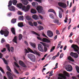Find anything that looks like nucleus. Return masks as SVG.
<instances>
[{
    "instance_id": "1",
    "label": "nucleus",
    "mask_w": 79,
    "mask_h": 79,
    "mask_svg": "<svg viewBox=\"0 0 79 79\" xmlns=\"http://www.w3.org/2000/svg\"><path fill=\"white\" fill-rule=\"evenodd\" d=\"M17 7L19 8L20 9H22V10H24L25 11H28L30 9V6L27 5L26 7L25 6H23V4L21 3L18 4L17 5Z\"/></svg>"
},
{
    "instance_id": "2",
    "label": "nucleus",
    "mask_w": 79,
    "mask_h": 79,
    "mask_svg": "<svg viewBox=\"0 0 79 79\" xmlns=\"http://www.w3.org/2000/svg\"><path fill=\"white\" fill-rule=\"evenodd\" d=\"M9 30L8 28L5 27L4 30H1L0 33L1 35H3L4 34L5 37H7L9 35V32L8 31Z\"/></svg>"
},
{
    "instance_id": "3",
    "label": "nucleus",
    "mask_w": 79,
    "mask_h": 79,
    "mask_svg": "<svg viewBox=\"0 0 79 79\" xmlns=\"http://www.w3.org/2000/svg\"><path fill=\"white\" fill-rule=\"evenodd\" d=\"M8 4L9 5H8V7L9 10L10 11H15V7H14V6H11V5H12V1H10L8 3Z\"/></svg>"
},
{
    "instance_id": "4",
    "label": "nucleus",
    "mask_w": 79,
    "mask_h": 79,
    "mask_svg": "<svg viewBox=\"0 0 79 79\" xmlns=\"http://www.w3.org/2000/svg\"><path fill=\"white\" fill-rule=\"evenodd\" d=\"M28 58L30 59L33 62H35V57L34 55L32 54H29L27 55Z\"/></svg>"
},
{
    "instance_id": "5",
    "label": "nucleus",
    "mask_w": 79,
    "mask_h": 79,
    "mask_svg": "<svg viewBox=\"0 0 79 79\" xmlns=\"http://www.w3.org/2000/svg\"><path fill=\"white\" fill-rule=\"evenodd\" d=\"M28 50L29 51V52H31V53H34V54H36V55H38L39 56H40V53H39V52H38L36 50H34V52L32 51L31 49L29 48H28Z\"/></svg>"
},
{
    "instance_id": "6",
    "label": "nucleus",
    "mask_w": 79,
    "mask_h": 79,
    "mask_svg": "<svg viewBox=\"0 0 79 79\" xmlns=\"http://www.w3.org/2000/svg\"><path fill=\"white\" fill-rule=\"evenodd\" d=\"M58 5L60 7L65 8L66 7H67V5L64 3L63 2H58Z\"/></svg>"
},
{
    "instance_id": "7",
    "label": "nucleus",
    "mask_w": 79,
    "mask_h": 79,
    "mask_svg": "<svg viewBox=\"0 0 79 79\" xmlns=\"http://www.w3.org/2000/svg\"><path fill=\"white\" fill-rule=\"evenodd\" d=\"M36 10L39 13H41L43 10V8L42 6H39L36 7Z\"/></svg>"
},
{
    "instance_id": "8",
    "label": "nucleus",
    "mask_w": 79,
    "mask_h": 79,
    "mask_svg": "<svg viewBox=\"0 0 79 79\" xmlns=\"http://www.w3.org/2000/svg\"><path fill=\"white\" fill-rule=\"evenodd\" d=\"M65 69L68 71H71L73 70V67L72 66L69 64L65 68Z\"/></svg>"
},
{
    "instance_id": "9",
    "label": "nucleus",
    "mask_w": 79,
    "mask_h": 79,
    "mask_svg": "<svg viewBox=\"0 0 79 79\" xmlns=\"http://www.w3.org/2000/svg\"><path fill=\"white\" fill-rule=\"evenodd\" d=\"M6 74L7 75L9 79H13V75H12V74H11V73L9 72H7Z\"/></svg>"
},
{
    "instance_id": "10",
    "label": "nucleus",
    "mask_w": 79,
    "mask_h": 79,
    "mask_svg": "<svg viewBox=\"0 0 79 79\" xmlns=\"http://www.w3.org/2000/svg\"><path fill=\"white\" fill-rule=\"evenodd\" d=\"M70 55L71 56H73V57L75 58H78V54H77V53L71 52Z\"/></svg>"
},
{
    "instance_id": "11",
    "label": "nucleus",
    "mask_w": 79,
    "mask_h": 79,
    "mask_svg": "<svg viewBox=\"0 0 79 79\" xmlns=\"http://www.w3.org/2000/svg\"><path fill=\"white\" fill-rule=\"evenodd\" d=\"M38 49L40 52H43V49L44 48L42 45L40 44H39L38 45Z\"/></svg>"
},
{
    "instance_id": "12",
    "label": "nucleus",
    "mask_w": 79,
    "mask_h": 79,
    "mask_svg": "<svg viewBox=\"0 0 79 79\" xmlns=\"http://www.w3.org/2000/svg\"><path fill=\"white\" fill-rule=\"evenodd\" d=\"M47 34L49 37H51L53 35V32L50 31H48L47 32Z\"/></svg>"
},
{
    "instance_id": "13",
    "label": "nucleus",
    "mask_w": 79,
    "mask_h": 79,
    "mask_svg": "<svg viewBox=\"0 0 79 79\" xmlns=\"http://www.w3.org/2000/svg\"><path fill=\"white\" fill-rule=\"evenodd\" d=\"M19 63L21 65V66H23V67H24V68H26L27 66L26 65L24 64V63L23 62V61L21 60H20L19 61Z\"/></svg>"
},
{
    "instance_id": "14",
    "label": "nucleus",
    "mask_w": 79,
    "mask_h": 79,
    "mask_svg": "<svg viewBox=\"0 0 79 79\" xmlns=\"http://www.w3.org/2000/svg\"><path fill=\"white\" fill-rule=\"evenodd\" d=\"M42 41L43 42H46V43H50V41L45 38L42 39Z\"/></svg>"
},
{
    "instance_id": "15",
    "label": "nucleus",
    "mask_w": 79,
    "mask_h": 79,
    "mask_svg": "<svg viewBox=\"0 0 79 79\" xmlns=\"http://www.w3.org/2000/svg\"><path fill=\"white\" fill-rule=\"evenodd\" d=\"M32 18L33 19H34L35 20H37L39 19V16L36 15H33L32 16Z\"/></svg>"
},
{
    "instance_id": "16",
    "label": "nucleus",
    "mask_w": 79,
    "mask_h": 79,
    "mask_svg": "<svg viewBox=\"0 0 79 79\" xmlns=\"http://www.w3.org/2000/svg\"><path fill=\"white\" fill-rule=\"evenodd\" d=\"M23 3L24 5H27L28 3H29V2L27 0H22Z\"/></svg>"
},
{
    "instance_id": "17",
    "label": "nucleus",
    "mask_w": 79,
    "mask_h": 79,
    "mask_svg": "<svg viewBox=\"0 0 79 79\" xmlns=\"http://www.w3.org/2000/svg\"><path fill=\"white\" fill-rule=\"evenodd\" d=\"M40 44L43 45L44 47H49V45L43 43V42H40Z\"/></svg>"
},
{
    "instance_id": "18",
    "label": "nucleus",
    "mask_w": 79,
    "mask_h": 79,
    "mask_svg": "<svg viewBox=\"0 0 79 79\" xmlns=\"http://www.w3.org/2000/svg\"><path fill=\"white\" fill-rule=\"evenodd\" d=\"M54 23H57L58 25H60V24H61V23L59 22V20L58 19H56L54 20Z\"/></svg>"
},
{
    "instance_id": "19",
    "label": "nucleus",
    "mask_w": 79,
    "mask_h": 79,
    "mask_svg": "<svg viewBox=\"0 0 79 79\" xmlns=\"http://www.w3.org/2000/svg\"><path fill=\"white\" fill-rule=\"evenodd\" d=\"M18 26L20 27H23L24 26V25H23V23L19 22L18 23Z\"/></svg>"
},
{
    "instance_id": "20",
    "label": "nucleus",
    "mask_w": 79,
    "mask_h": 79,
    "mask_svg": "<svg viewBox=\"0 0 79 79\" xmlns=\"http://www.w3.org/2000/svg\"><path fill=\"white\" fill-rule=\"evenodd\" d=\"M31 13H33V14H35L37 13V11L35 9H31Z\"/></svg>"
},
{
    "instance_id": "21",
    "label": "nucleus",
    "mask_w": 79,
    "mask_h": 79,
    "mask_svg": "<svg viewBox=\"0 0 79 79\" xmlns=\"http://www.w3.org/2000/svg\"><path fill=\"white\" fill-rule=\"evenodd\" d=\"M11 31L14 35H15L16 33H15V28L12 27L11 28Z\"/></svg>"
},
{
    "instance_id": "22",
    "label": "nucleus",
    "mask_w": 79,
    "mask_h": 79,
    "mask_svg": "<svg viewBox=\"0 0 79 79\" xmlns=\"http://www.w3.org/2000/svg\"><path fill=\"white\" fill-rule=\"evenodd\" d=\"M12 42H15V43H16V44H17V37L16 36H15L13 39L12 40Z\"/></svg>"
},
{
    "instance_id": "23",
    "label": "nucleus",
    "mask_w": 79,
    "mask_h": 79,
    "mask_svg": "<svg viewBox=\"0 0 79 79\" xmlns=\"http://www.w3.org/2000/svg\"><path fill=\"white\" fill-rule=\"evenodd\" d=\"M12 3L14 5H16V4L18 3V1L16 0H13L12 1Z\"/></svg>"
},
{
    "instance_id": "24",
    "label": "nucleus",
    "mask_w": 79,
    "mask_h": 79,
    "mask_svg": "<svg viewBox=\"0 0 79 79\" xmlns=\"http://www.w3.org/2000/svg\"><path fill=\"white\" fill-rule=\"evenodd\" d=\"M32 5L33 6H37L39 5V4L36 2H33L32 3Z\"/></svg>"
},
{
    "instance_id": "25",
    "label": "nucleus",
    "mask_w": 79,
    "mask_h": 79,
    "mask_svg": "<svg viewBox=\"0 0 79 79\" xmlns=\"http://www.w3.org/2000/svg\"><path fill=\"white\" fill-rule=\"evenodd\" d=\"M31 47H33V48H35L36 47V45L35 44V43H31Z\"/></svg>"
},
{
    "instance_id": "26",
    "label": "nucleus",
    "mask_w": 79,
    "mask_h": 79,
    "mask_svg": "<svg viewBox=\"0 0 79 79\" xmlns=\"http://www.w3.org/2000/svg\"><path fill=\"white\" fill-rule=\"evenodd\" d=\"M16 19L14 18L12 19L11 21V22L12 23H13V24H15L16 22Z\"/></svg>"
},
{
    "instance_id": "27",
    "label": "nucleus",
    "mask_w": 79,
    "mask_h": 79,
    "mask_svg": "<svg viewBox=\"0 0 79 79\" xmlns=\"http://www.w3.org/2000/svg\"><path fill=\"white\" fill-rule=\"evenodd\" d=\"M48 12H52L55 15H56V12H55V11L54 10H53V9H50L48 10Z\"/></svg>"
},
{
    "instance_id": "28",
    "label": "nucleus",
    "mask_w": 79,
    "mask_h": 79,
    "mask_svg": "<svg viewBox=\"0 0 79 79\" xmlns=\"http://www.w3.org/2000/svg\"><path fill=\"white\" fill-rule=\"evenodd\" d=\"M6 47L7 49L10 52V45L7 44L6 45Z\"/></svg>"
},
{
    "instance_id": "29",
    "label": "nucleus",
    "mask_w": 79,
    "mask_h": 79,
    "mask_svg": "<svg viewBox=\"0 0 79 79\" xmlns=\"http://www.w3.org/2000/svg\"><path fill=\"white\" fill-rule=\"evenodd\" d=\"M68 60H70V61H74V59L71 57V56H69L68 57Z\"/></svg>"
},
{
    "instance_id": "30",
    "label": "nucleus",
    "mask_w": 79,
    "mask_h": 79,
    "mask_svg": "<svg viewBox=\"0 0 79 79\" xmlns=\"http://www.w3.org/2000/svg\"><path fill=\"white\" fill-rule=\"evenodd\" d=\"M26 19L27 20V21H30V20H31V18L29 15H27L26 17Z\"/></svg>"
},
{
    "instance_id": "31",
    "label": "nucleus",
    "mask_w": 79,
    "mask_h": 79,
    "mask_svg": "<svg viewBox=\"0 0 79 79\" xmlns=\"http://www.w3.org/2000/svg\"><path fill=\"white\" fill-rule=\"evenodd\" d=\"M2 60H3L4 63L6 64H8V61L7 60H5V58H3L2 59Z\"/></svg>"
},
{
    "instance_id": "32",
    "label": "nucleus",
    "mask_w": 79,
    "mask_h": 79,
    "mask_svg": "<svg viewBox=\"0 0 79 79\" xmlns=\"http://www.w3.org/2000/svg\"><path fill=\"white\" fill-rule=\"evenodd\" d=\"M59 17L60 18H62V12L61 11H59Z\"/></svg>"
},
{
    "instance_id": "33",
    "label": "nucleus",
    "mask_w": 79,
    "mask_h": 79,
    "mask_svg": "<svg viewBox=\"0 0 79 79\" xmlns=\"http://www.w3.org/2000/svg\"><path fill=\"white\" fill-rule=\"evenodd\" d=\"M19 20H23L24 19V16L23 15L20 16L19 18Z\"/></svg>"
},
{
    "instance_id": "34",
    "label": "nucleus",
    "mask_w": 79,
    "mask_h": 79,
    "mask_svg": "<svg viewBox=\"0 0 79 79\" xmlns=\"http://www.w3.org/2000/svg\"><path fill=\"white\" fill-rule=\"evenodd\" d=\"M31 32L32 34H35V35H38V36H39L40 37V35H39L37 33H36V32L34 31H31Z\"/></svg>"
},
{
    "instance_id": "35",
    "label": "nucleus",
    "mask_w": 79,
    "mask_h": 79,
    "mask_svg": "<svg viewBox=\"0 0 79 79\" xmlns=\"http://www.w3.org/2000/svg\"><path fill=\"white\" fill-rule=\"evenodd\" d=\"M6 68L9 71H10V72H11V70L10 69V67L9 66L7 65L6 66Z\"/></svg>"
},
{
    "instance_id": "36",
    "label": "nucleus",
    "mask_w": 79,
    "mask_h": 79,
    "mask_svg": "<svg viewBox=\"0 0 79 79\" xmlns=\"http://www.w3.org/2000/svg\"><path fill=\"white\" fill-rule=\"evenodd\" d=\"M38 29L39 31H41V30H44V27L42 26H40L38 27Z\"/></svg>"
},
{
    "instance_id": "37",
    "label": "nucleus",
    "mask_w": 79,
    "mask_h": 79,
    "mask_svg": "<svg viewBox=\"0 0 79 79\" xmlns=\"http://www.w3.org/2000/svg\"><path fill=\"white\" fill-rule=\"evenodd\" d=\"M55 46H53L52 47L51 49L50 52H53V51L54 50H55Z\"/></svg>"
},
{
    "instance_id": "38",
    "label": "nucleus",
    "mask_w": 79,
    "mask_h": 79,
    "mask_svg": "<svg viewBox=\"0 0 79 79\" xmlns=\"http://www.w3.org/2000/svg\"><path fill=\"white\" fill-rule=\"evenodd\" d=\"M49 17L52 19H54V16L52 14H49Z\"/></svg>"
},
{
    "instance_id": "39",
    "label": "nucleus",
    "mask_w": 79,
    "mask_h": 79,
    "mask_svg": "<svg viewBox=\"0 0 79 79\" xmlns=\"http://www.w3.org/2000/svg\"><path fill=\"white\" fill-rule=\"evenodd\" d=\"M22 38H23V35L21 34H20L19 36V40H21Z\"/></svg>"
},
{
    "instance_id": "40",
    "label": "nucleus",
    "mask_w": 79,
    "mask_h": 79,
    "mask_svg": "<svg viewBox=\"0 0 79 79\" xmlns=\"http://www.w3.org/2000/svg\"><path fill=\"white\" fill-rule=\"evenodd\" d=\"M28 23L29 25H30L31 26H33V23L31 21H29L28 22Z\"/></svg>"
},
{
    "instance_id": "41",
    "label": "nucleus",
    "mask_w": 79,
    "mask_h": 79,
    "mask_svg": "<svg viewBox=\"0 0 79 79\" xmlns=\"http://www.w3.org/2000/svg\"><path fill=\"white\" fill-rule=\"evenodd\" d=\"M76 69L77 73H79V67L78 66H77L76 67Z\"/></svg>"
},
{
    "instance_id": "42",
    "label": "nucleus",
    "mask_w": 79,
    "mask_h": 79,
    "mask_svg": "<svg viewBox=\"0 0 79 79\" xmlns=\"http://www.w3.org/2000/svg\"><path fill=\"white\" fill-rule=\"evenodd\" d=\"M64 73L65 74L66 76L67 77H69V73H67L66 72H64Z\"/></svg>"
},
{
    "instance_id": "43",
    "label": "nucleus",
    "mask_w": 79,
    "mask_h": 79,
    "mask_svg": "<svg viewBox=\"0 0 79 79\" xmlns=\"http://www.w3.org/2000/svg\"><path fill=\"white\" fill-rule=\"evenodd\" d=\"M63 76V74L62 73H59L58 74V76L60 77H62Z\"/></svg>"
},
{
    "instance_id": "44",
    "label": "nucleus",
    "mask_w": 79,
    "mask_h": 79,
    "mask_svg": "<svg viewBox=\"0 0 79 79\" xmlns=\"http://www.w3.org/2000/svg\"><path fill=\"white\" fill-rule=\"evenodd\" d=\"M59 43H60H60H59L57 47V48H60V47L61 46V41L59 42Z\"/></svg>"
},
{
    "instance_id": "45",
    "label": "nucleus",
    "mask_w": 79,
    "mask_h": 79,
    "mask_svg": "<svg viewBox=\"0 0 79 79\" xmlns=\"http://www.w3.org/2000/svg\"><path fill=\"white\" fill-rule=\"evenodd\" d=\"M48 49L46 47H44V52H46L47 51Z\"/></svg>"
},
{
    "instance_id": "46",
    "label": "nucleus",
    "mask_w": 79,
    "mask_h": 79,
    "mask_svg": "<svg viewBox=\"0 0 79 79\" xmlns=\"http://www.w3.org/2000/svg\"><path fill=\"white\" fill-rule=\"evenodd\" d=\"M0 70L2 72L3 74H5V72H4L3 69H2V68L1 67H0Z\"/></svg>"
},
{
    "instance_id": "47",
    "label": "nucleus",
    "mask_w": 79,
    "mask_h": 79,
    "mask_svg": "<svg viewBox=\"0 0 79 79\" xmlns=\"http://www.w3.org/2000/svg\"><path fill=\"white\" fill-rule=\"evenodd\" d=\"M58 63H57L56 64V67H55L54 68V69H57V68H58Z\"/></svg>"
},
{
    "instance_id": "48",
    "label": "nucleus",
    "mask_w": 79,
    "mask_h": 79,
    "mask_svg": "<svg viewBox=\"0 0 79 79\" xmlns=\"http://www.w3.org/2000/svg\"><path fill=\"white\" fill-rule=\"evenodd\" d=\"M59 10H60V11H62V12L63 13V12H64V10H63V9H62L60 7H59Z\"/></svg>"
},
{
    "instance_id": "49",
    "label": "nucleus",
    "mask_w": 79,
    "mask_h": 79,
    "mask_svg": "<svg viewBox=\"0 0 79 79\" xmlns=\"http://www.w3.org/2000/svg\"><path fill=\"white\" fill-rule=\"evenodd\" d=\"M5 41V39H4V38H2V40H1V43H4V42Z\"/></svg>"
},
{
    "instance_id": "50",
    "label": "nucleus",
    "mask_w": 79,
    "mask_h": 79,
    "mask_svg": "<svg viewBox=\"0 0 79 79\" xmlns=\"http://www.w3.org/2000/svg\"><path fill=\"white\" fill-rule=\"evenodd\" d=\"M63 55H64V54L63 53H62L60 55V58H61L63 57Z\"/></svg>"
},
{
    "instance_id": "51",
    "label": "nucleus",
    "mask_w": 79,
    "mask_h": 79,
    "mask_svg": "<svg viewBox=\"0 0 79 79\" xmlns=\"http://www.w3.org/2000/svg\"><path fill=\"white\" fill-rule=\"evenodd\" d=\"M15 66H16L18 68H19V65H18V64H17L16 62H15Z\"/></svg>"
},
{
    "instance_id": "52",
    "label": "nucleus",
    "mask_w": 79,
    "mask_h": 79,
    "mask_svg": "<svg viewBox=\"0 0 79 79\" xmlns=\"http://www.w3.org/2000/svg\"><path fill=\"white\" fill-rule=\"evenodd\" d=\"M37 22L38 24H42V22H41V21H37Z\"/></svg>"
},
{
    "instance_id": "53",
    "label": "nucleus",
    "mask_w": 79,
    "mask_h": 79,
    "mask_svg": "<svg viewBox=\"0 0 79 79\" xmlns=\"http://www.w3.org/2000/svg\"><path fill=\"white\" fill-rule=\"evenodd\" d=\"M37 39H38V40H42V39H41V38L39 36L37 37Z\"/></svg>"
},
{
    "instance_id": "54",
    "label": "nucleus",
    "mask_w": 79,
    "mask_h": 79,
    "mask_svg": "<svg viewBox=\"0 0 79 79\" xmlns=\"http://www.w3.org/2000/svg\"><path fill=\"white\" fill-rule=\"evenodd\" d=\"M6 51V48H3V50H1L2 52H5Z\"/></svg>"
},
{
    "instance_id": "55",
    "label": "nucleus",
    "mask_w": 79,
    "mask_h": 79,
    "mask_svg": "<svg viewBox=\"0 0 79 79\" xmlns=\"http://www.w3.org/2000/svg\"><path fill=\"white\" fill-rule=\"evenodd\" d=\"M36 2H38L40 3H42V0H35Z\"/></svg>"
},
{
    "instance_id": "56",
    "label": "nucleus",
    "mask_w": 79,
    "mask_h": 79,
    "mask_svg": "<svg viewBox=\"0 0 79 79\" xmlns=\"http://www.w3.org/2000/svg\"><path fill=\"white\" fill-rule=\"evenodd\" d=\"M56 58V56H55L52 57V60H55Z\"/></svg>"
},
{
    "instance_id": "57",
    "label": "nucleus",
    "mask_w": 79,
    "mask_h": 79,
    "mask_svg": "<svg viewBox=\"0 0 79 79\" xmlns=\"http://www.w3.org/2000/svg\"><path fill=\"white\" fill-rule=\"evenodd\" d=\"M42 35L43 36H44V37H47V38H48V37H47V36L45 35V34H44V33H42Z\"/></svg>"
},
{
    "instance_id": "58",
    "label": "nucleus",
    "mask_w": 79,
    "mask_h": 79,
    "mask_svg": "<svg viewBox=\"0 0 79 79\" xmlns=\"http://www.w3.org/2000/svg\"><path fill=\"white\" fill-rule=\"evenodd\" d=\"M15 72L16 73V74H19V72H18V70H17L16 69H15Z\"/></svg>"
},
{
    "instance_id": "59",
    "label": "nucleus",
    "mask_w": 79,
    "mask_h": 79,
    "mask_svg": "<svg viewBox=\"0 0 79 79\" xmlns=\"http://www.w3.org/2000/svg\"><path fill=\"white\" fill-rule=\"evenodd\" d=\"M56 32L57 34H60V32L58 31V30H56Z\"/></svg>"
},
{
    "instance_id": "60",
    "label": "nucleus",
    "mask_w": 79,
    "mask_h": 79,
    "mask_svg": "<svg viewBox=\"0 0 79 79\" xmlns=\"http://www.w3.org/2000/svg\"><path fill=\"white\" fill-rule=\"evenodd\" d=\"M2 57H3V55L0 52V58H2Z\"/></svg>"
},
{
    "instance_id": "61",
    "label": "nucleus",
    "mask_w": 79,
    "mask_h": 79,
    "mask_svg": "<svg viewBox=\"0 0 79 79\" xmlns=\"http://www.w3.org/2000/svg\"><path fill=\"white\" fill-rule=\"evenodd\" d=\"M33 24L34 26H37V23L36 22H34L33 23Z\"/></svg>"
},
{
    "instance_id": "62",
    "label": "nucleus",
    "mask_w": 79,
    "mask_h": 79,
    "mask_svg": "<svg viewBox=\"0 0 79 79\" xmlns=\"http://www.w3.org/2000/svg\"><path fill=\"white\" fill-rule=\"evenodd\" d=\"M39 16L40 18L41 19H43V17H42V16L41 15H39Z\"/></svg>"
},
{
    "instance_id": "63",
    "label": "nucleus",
    "mask_w": 79,
    "mask_h": 79,
    "mask_svg": "<svg viewBox=\"0 0 79 79\" xmlns=\"http://www.w3.org/2000/svg\"><path fill=\"white\" fill-rule=\"evenodd\" d=\"M11 15H12V14H11V13H9L7 15L8 16H11Z\"/></svg>"
},
{
    "instance_id": "64",
    "label": "nucleus",
    "mask_w": 79,
    "mask_h": 79,
    "mask_svg": "<svg viewBox=\"0 0 79 79\" xmlns=\"http://www.w3.org/2000/svg\"><path fill=\"white\" fill-rule=\"evenodd\" d=\"M14 50V48L13 47L10 48V50L11 52H13V50Z\"/></svg>"
}]
</instances>
